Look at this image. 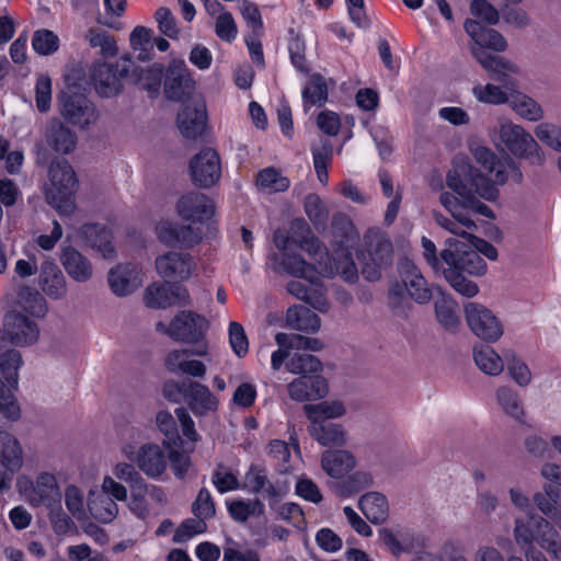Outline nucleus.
<instances>
[{"label": "nucleus", "mask_w": 561, "mask_h": 561, "mask_svg": "<svg viewBox=\"0 0 561 561\" xmlns=\"http://www.w3.org/2000/svg\"><path fill=\"white\" fill-rule=\"evenodd\" d=\"M472 154L477 163L492 176V180L471 167L468 168L465 180L460 178L456 170L449 171L446 176V184L461 197V201L451 193H442L439 202L448 210L451 218L442 214L434 215L439 227L465 240L477 229L470 213L490 219L494 218L493 210L480 202L477 196L488 202H494L499 196L497 185H503L510 180L515 183L523 181V172L512 157L500 158L484 146L474 148Z\"/></svg>", "instance_id": "1"}, {"label": "nucleus", "mask_w": 561, "mask_h": 561, "mask_svg": "<svg viewBox=\"0 0 561 561\" xmlns=\"http://www.w3.org/2000/svg\"><path fill=\"white\" fill-rule=\"evenodd\" d=\"M322 253L309 254L314 264L308 263L301 255L284 253L280 262L282 270L296 278L287 284V290L299 300L306 301L319 312H327L330 302L327 297V287L321 277L340 275L345 282L353 283L358 278V271L354 260L344 257V265L333 264L331 256L322 245Z\"/></svg>", "instance_id": "2"}, {"label": "nucleus", "mask_w": 561, "mask_h": 561, "mask_svg": "<svg viewBox=\"0 0 561 561\" xmlns=\"http://www.w3.org/2000/svg\"><path fill=\"white\" fill-rule=\"evenodd\" d=\"M19 494L33 507L46 506L53 526H70L71 519L60 505L61 490L55 473L39 471L34 479L22 474L16 479Z\"/></svg>", "instance_id": "3"}, {"label": "nucleus", "mask_w": 561, "mask_h": 561, "mask_svg": "<svg viewBox=\"0 0 561 561\" xmlns=\"http://www.w3.org/2000/svg\"><path fill=\"white\" fill-rule=\"evenodd\" d=\"M472 55L492 79L502 83L500 85L476 84L472 88L476 100L491 105L508 104L512 92L516 90V81L510 76L518 72L517 66L504 57L492 55L477 47L472 48Z\"/></svg>", "instance_id": "4"}, {"label": "nucleus", "mask_w": 561, "mask_h": 561, "mask_svg": "<svg viewBox=\"0 0 561 561\" xmlns=\"http://www.w3.org/2000/svg\"><path fill=\"white\" fill-rule=\"evenodd\" d=\"M492 144L499 151L517 159H525L533 165H541L546 156L536 138L522 125L502 117L489 129Z\"/></svg>", "instance_id": "5"}, {"label": "nucleus", "mask_w": 561, "mask_h": 561, "mask_svg": "<svg viewBox=\"0 0 561 561\" xmlns=\"http://www.w3.org/2000/svg\"><path fill=\"white\" fill-rule=\"evenodd\" d=\"M401 282H393L389 286L388 301L391 309L405 314L409 298L420 305H425L432 299V289L422 275L420 268L409 260L399 263Z\"/></svg>", "instance_id": "6"}, {"label": "nucleus", "mask_w": 561, "mask_h": 561, "mask_svg": "<svg viewBox=\"0 0 561 561\" xmlns=\"http://www.w3.org/2000/svg\"><path fill=\"white\" fill-rule=\"evenodd\" d=\"M357 259L364 277L370 282L378 280L382 271L392 263V243L381 231L370 229L364 234Z\"/></svg>", "instance_id": "7"}, {"label": "nucleus", "mask_w": 561, "mask_h": 561, "mask_svg": "<svg viewBox=\"0 0 561 561\" xmlns=\"http://www.w3.org/2000/svg\"><path fill=\"white\" fill-rule=\"evenodd\" d=\"M23 358L19 351L8 350L0 355V413L9 421L15 422L21 416V410L14 397L19 387V369Z\"/></svg>", "instance_id": "8"}, {"label": "nucleus", "mask_w": 561, "mask_h": 561, "mask_svg": "<svg viewBox=\"0 0 561 561\" xmlns=\"http://www.w3.org/2000/svg\"><path fill=\"white\" fill-rule=\"evenodd\" d=\"M77 144L76 131L57 117L48 119L43 128V140L34 145L36 164L44 165L48 161V149L58 154H70L76 150Z\"/></svg>", "instance_id": "9"}, {"label": "nucleus", "mask_w": 561, "mask_h": 561, "mask_svg": "<svg viewBox=\"0 0 561 561\" xmlns=\"http://www.w3.org/2000/svg\"><path fill=\"white\" fill-rule=\"evenodd\" d=\"M49 184L46 188V201L60 211L72 208L71 197L78 187V180L71 165L66 160L51 161L48 169Z\"/></svg>", "instance_id": "10"}, {"label": "nucleus", "mask_w": 561, "mask_h": 561, "mask_svg": "<svg viewBox=\"0 0 561 561\" xmlns=\"http://www.w3.org/2000/svg\"><path fill=\"white\" fill-rule=\"evenodd\" d=\"M515 538L527 561H547L537 547L548 551L556 561H561V541L556 528H515Z\"/></svg>", "instance_id": "11"}, {"label": "nucleus", "mask_w": 561, "mask_h": 561, "mask_svg": "<svg viewBox=\"0 0 561 561\" xmlns=\"http://www.w3.org/2000/svg\"><path fill=\"white\" fill-rule=\"evenodd\" d=\"M440 256L446 267H455L462 274L482 276L486 273V263L466 240L448 238L445 241V249L440 252Z\"/></svg>", "instance_id": "12"}, {"label": "nucleus", "mask_w": 561, "mask_h": 561, "mask_svg": "<svg viewBox=\"0 0 561 561\" xmlns=\"http://www.w3.org/2000/svg\"><path fill=\"white\" fill-rule=\"evenodd\" d=\"M207 328L208 321L203 316L192 311L179 312L169 325L161 322L157 324V330L164 332L171 339L179 342L194 343L195 345L205 343L203 337Z\"/></svg>", "instance_id": "13"}, {"label": "nucleus", "mask_w": 561, "mask_h": 561, "mask_svg": "<svg viewBox=\"0 0 561 561\" xmlns=\"http://www.w3.org/2000/svg\"><path fill=\"white\" fill-rule=\"evenodd\" d=\"M463 310L467 324L477 337L489 343L502 337L504 325L489 308L478 302H468Z\"/></svg>", "instance_id": "14"}, {"label": "nucleus", "mask_w": 561, "mask_h": 561, "mask_svg": "<svg viewBox=\"0 0 561 561\" xmlns=\"http://www.w3.org/2000/svg\"><path fill=\"white\" fill-rule=\"evenodd\" d=\"M133 61L127 57L114 64H99L93 68L92 82L96 93L104 98L117 95L123 88L122 79L131 71Z\"/></svg>", "instance_id": "15"}, {"label": "nucleus", "mask_w": 561, "mask_h": 561, "mask_svg": "<svg viewBox=\"0 0 561 561\" xmlns=\"http://www.w3.org/2000/svg\"><path fill=\"white\" fill-rule=\"evenodd\" d=\"M122 453L150 479H160L168 469L167 454L162 446L156 443L142 444L137 451L134 450L133 446L125 445Z\"/></svg>", "instance_id": "16"}, {"label": "nucleus", "mask_w": 561, "mask_h": 561, "mask_svg": "<svg viewBox=\"0 0 561 561\" xmlns=\"http://www.w3.org/2000/svg\"><path fill=\"white\" fill-rule=\"evenodd\" d=\"M59 113L71 125L88 128L98 119V111L83 94L62 92L58 95Z\"/></svg>", "instance_id": "17"}, {"label": "nucleus", "mask_w": 561, "mask_h": 561, "mask_svg": "<svg viewBox=\"0 0 561 561\" xmlns=\"http://www.w3.org/2000/svg\"><path fill=\"white\" fill-rule=\"evenodd\" d=\"M379 538L394 556L403 552H413L417 556L412 561H444L440 556L421 552L425 541L414 538L409 533H402L400 528H380Z\"/></svg>", "instance_id": "18"}, {"label": "nucleus", "mask_w": 561, "mask_h": 561, "mask_svg": "<svg viewBox=\"0 0 561 561\" xmlns=\"http://www.w3.org/2000/svg\"><path fill=\"white\" fill-rule=\"evenodd\" d=\"M274 243L276 248L284 253H288L291 244L299 247L308 254L322 253V243L316 238L309 226L302 219L291 221L288 234H284L282 230L274 232Z\"/></svg>", "instance_id": "19"}, {"label": "nucleus", "mask_w": 561, "mask_h": 561, "mask_svg": "<svg viewBox=\"0 0 561 561\" xmlns=\"http://www.w3.org/2000/svg\"><path fill=\"white\" fill-rule=\"evenodd\" d=\"M208 354L207 343H198L192 348L173 350L165 356V367L173 374H183L195 378H202L206 374V366L191 356L204 357Z\"/></svg>", "instance_id": "20"}, {"label": "nucleus", "mask_w": 561, "mask_h": 561, "mask_svg": "<svg viewBox=\"0 0 561 561\" xmlns=\"http://www.w3.org/2000/svg\"><path fill=\"white\" fill-rule=\"evenodd\" d=\"M190 172L196 186L208 188L215 185L221 176V163L217 151L205 148L196 153L190 162Z\"/></svg>", "instance_id": "21"}, {"label": "nucleus", "mask_w": 561, "mask_h": 561, "mask_svg": "<svg viewBox=\"0 0 561 561\" xmlns=\"http://www.w3.org/2000/svg\"><path fill=\"white\" fill-rule=\"evenodd\" d=\"M4 337L13 345L25 347L39 339V328L21 312H10L3 321Z\"/></svg>", "instance_id": "22"}, {"label": "nucleus", "mask_w": 561, "mask_h": 561, "mask_svg": "<svg viewBox=\"0 0 561 561\" xmlns=\"http://www.w3.org/2000/svg\"><path fill=\"white\" fill-rule=\"evenodd\" d=\"M176 389L196 416H204L218 408V400L205 385L187 380L176 386Z\"/></svg>", "instance_id": "23"}, {"label": "nucleus", "mask_w": 561, "mask_h": 561, "mask_svg": "<svg viewBox=\"0 0 561 561\" xmlns=\"http://www.w3.org/2000/svg\"><path fill=\"white\" fill-rule=\"evenodd\" d=\"M332 230L334 236V244L336 248L333 250V256L331 257V261L333 264L343 266V261L346 255L353 260L348 249L358 240L359 232L355 228L353 221L345 215L334 216Z\"/></svg>", "instance_id": "24"}, {"label": "nucleus", "mask_w": 561, "mask_h": 561, "mask_svg": "<svg viewBox=\"0 0 561 561\" xmlns=\"http://www.w3.org/2000/svg\"><path fill=\"white\" fill-rule=\"evenodd\" d=\"M176 210L184 220L203 222L214 215L215 206L207 195L193 191L180 197Z\"/></svg>", "instance_id": "25"}, {"label": "nucleus", "mask_w": 561, "mask_h": 561, "mask_svg": "<svg viewBox=\"0 0 561 561\" xmlns=\"http://www.w3.org/2000/svg\"><path fill=\"white\" fill-rule=\"evenodd\" d=\"M156 268L163 278L187 280L194 271V262L188 254L168 252L156 259Z\"/></svg>", "instance_id": "26"}, {"label": "nucleus", "mask_w": 561, "mask_h": 561, "mask_svg": "<svg viewBox=\"0 0 561 561\" xmlns=\"http://www.w3.org/2000/svg\"><path fill=\"white\" fill-rule=\"evenodd\" d=\"M287 392L296 402L316 401L328 393V382L320 375H305L287 385Z\"/></svg>", "instance_id": "27"}, {"label": "nucleus", "mask_w": 561, "mask_h": 561, "mask_svg": "<svg viewBox=\"0 0 561 561\" xmlns=\"http://www.w3.org/2000/svg\"><path fill=\"white\" fill-rule=\"evenodd\" d=\"M193 80L184 60L170 62L164 81V94L169 100L180 101L190 94Z\"/></svg>", "instance_id": "28"}, {"label": "nucleus", "mask_w": 561, "mask_h": 561, "mask_svg": "<svg viewBox=\"0 0 561 561\" xmlns=\"http://www.w3.org/2000/svg\"><path fill=\"white\" fill-rule=\"evenodd\" d=\"M187 300L186 289L169 284H152L145 293V304L149 308L165 309L178 304L184 305Z\"/></svg>", "instance_id": "29"}, {"label": "nucleus", "mask_w": 561, "mask_h": 561, "mask_svg": "<svg viewBox=\"0 0 561 561\" xmlns=\"http://www.w3.org/2000/svg\"><path fill=\"white\" fill-rule=\"evenodd\" d=\"M142 271L133 264L118 265L110 271L108 284L116 296H128L142 285Z\"/></svg>", "instance_id": "30"}, {"label": "nucleus", "mask_w": 561, "mask_h": 561, "mask_svg": "<svg viewBox=\"0 0 561 561\" xmlns=\"http://www.w3.org/2000/svg\"><path fill=\"white\" fill-rule=\"evenodd\" d=\"M38 286L50 299H64L67 295V282L59 266L46 260L42 262L38 274Z\"/></svg>", "instance_id": "31"}, {"label": "nucleus", "mask_w": 561, "mask_h": 561, "mask_svg": "<svg viewBox=\"0 0 561 561\" xmlns=\"http://www.w3.org/2000/svg\"><path fill=\"white\" fill-rule=\"evenodd\" d=\"M356 466V457L347 449H328L321 455V468L332 479L345 478Z\"/></svg>", "instance_id": "32"}, {"label": "nucleus", "mask_w": 561, "mask_h": 561, "mask_svg": "<svg viewBox=\"0 0 561 561\" xmlns=\"http://www.w3.org/2000/svg\"><path fill=\"white\" fill-rule=\"evenodd\" d=\"M466 33L473 41V45L470 47L472 51L473 47L485 50V48L493 49L495 51H504L507 48L505 38L497 31L493 28L483 27L476 20H466L463 24Z\"/></svg>", "instance_id": "33"}, {"label": "nucleus", "mask_w": 561, "mask_h": 561, "mask_svg": "<svg viewBox=\"0 0 561 561\" xmlns=\"http://www.w3.org/2000/svg\"><path fill=\"white\" fill-rule=\"evenodd\" d=\"M310 436L324 447H344L347 444V432L343 425L330 422H310Z\"/></svg>", "instance_id": "34"}, {"label": "nucleus", "mask_w": 561, "mask_h": 561, "mask_svg": "<svg viewBox=\"0 0 561 561\" xmlns=\"http://www.w3.org/2000/svg\"><path fill=\"white\" fill-rule=\"evenodd\" d=\"M60 262L67 274L78 283H85L92 278L91 262L76 249L65 248L60 254Z\"/></svg>", "instance_id": "35"}, {"label": "nucleus", "mask_w": 561, "mask_h": 561, "mask_svg": "<svg viewBox=\"0 0 561 561\" xmlns=\"http://www.w3.org/2000/svg\"><path fill=\"white\" fill-rule=\"evenodd\" d=\"M24 462V455L19 439L11 433L0 431V463L7 471L18 472Z\"/></svg>", "instance_id": "36"}, {"label": "nucleus", "mask_w": 561, "mask_h": 561, "mask_svg": "<svg viewBox=\"0 0 561 561\" xmlns=\"http://www.w3.org/2000/svg\"><path fill=\"white\" fill-rule=\"evenodd\" d=\"M81 236L85 242L104 259H113L115 254L112 242V232L107 228L98 224H88L81 228Z\"/></svg>", "instance_id": "37"}, {"label": "nucleus", "mask_w": 561, "mask_h": 561, "mask_svg": "<svg viewBox=\"0 0 561 561\" xmlns=\"http://www.w3.org/2000/svg\"><path fill=\"white\" fill-rule=\"evenodd\" d=\"M206 125V112L203 105H185L178 114V126L186 138H196L202 135Z\"/></svg>", "instance_id": "38"}, {"label": "nucleus", "mask_w": 561, "mask_h": 561, "mask_svg": "<svg viewBox=\"0 0 561 561\" xmlns=\"http://www.w3.org/2000/svg\"><path fill=\"white\" fill-rule=\"evenodd\" d=\"M286 325L291 330L316 333L321 328V319L309 308L295 305L289 307L286 311Z\"/></svg>", "instance_id": "39"}, {"label": "nucleus", "mask_w": 561, "mask_h": 561, "mask_svg": "<svg viewBox=\"0 0 561 561\" xmlns=\"http://www.w3.org/2000/svg\"><path fill=\"white\" fill-rule=\"evenodd\" d=\"M364 516L371 524L378 525L386 522L389 506L386 496L379 492H367L358 501Z\"/></svg>", "instance_id": "40"}, {"label": "nucleus", "mask_w": 561, "mask_h": 561, "mask_svg": "<svg viewBox=\"0 0 561 561\" xmlns=\"http://www.w3.org/2000/svg\"><path fill=\"white\" fill-rule=\"evenodd\" d=\"M508 105L520 118L528 122H539L545 116L542 106L533 98L519 92L517 84Z\"/></svg>", "instance_id": "41"}, {"label": "nucleus", "mask_w": 561, "mask_h": 561, "mask_svg": "<svg viewBox=\"0 0 561 561\" xmlns=\"http://www.w3.org/2000/svg\"><path fill=\"white\" fill-rule=\"evenodd\" d=\"M241 489L251 493H263L267 496H275L276 490L266 474L265 468L257 463H252L244 474Z\"/></svg>", "instance_id": "42"}, {"label": "nucleus", "mask_w": 561, "mask_h": 561, "mask_svg": "<svg viewBox=\"0 0 561 561\" xmlns=\"http://www.w3.org/2000/svg\"><path fill=\"white\" fill-rule=\"evenodd\" d=\"M304 410L310 422H327L328 420L342 417L346 413L345 405L337 400L306 404Z\"/></svg>", "instance_id": "43"}, {"label": "nucleus", "mask_w": 561, "mask_h": 561, "mask_svg": "<svg viewBox=\"0 0 561 561\" xmlns=\"http://www.w3.org/2000/svg\"><path fill=\"white\" fill-rule=\"evenodd\" d=\"M495 399L506 415L515 421L523 422L525 410L515 389L510 386H501L495 390Z\"/></svg>", "instance_id": "44"}, {"label": "nucleus", "mask_w": 561, "mask_h": 561, "mask_svg": "<svg viewBox=\"0 0 561 561\" xmlns=\"http://www.w3.org/2000/svg\"><path fill=\"white\" fill-rule=\"evenodd\" d=\"M473 359L478 368L489 376H499L504 369L502 357L488 345L476 346Z\"/></svg>", "instance_id": "45"}, {"label": "nucleus", "mask_w": 561, "mask_h": 561, "mask_svg": "<svg viewBox=\"0 0 561 561\" xmlns=\"http://www.w3.org/2000/svg\"><path fill=\"white\" fill-rule=\"evenodd\" d=\"M88 510L95 520L103 524L112 523L118 514V506L115 501L105 495L90 497Z\"/></svg>", "instance_id": "46"}, {"label": "nucleus", "mask_w": 561, "mask_h": 561, "mask_svg": "<svg viewBox=\"0 0 561 561\" xmlns=\"http://www.w3.org/2000/svg\"><path fill=\"white\" fill-rule=\"evenodd\" d=\"M289 185V180L272 167L261 170L256 176V186L267 194L285 192Z\"/></svg>", "instance_id": "47"}, {"label": "nucleus", "mask_w": 561, "mask_h": 561, "mask_svg": "<svg viewBox=\"0 0 561 561\" xmlns=\"http://www.w3.org/2000/svg\"><path fill=\"white\" fill-rule=\"evenodd\" d=\"M286 369L295 375H319L322 364L318 357L306 353H295L286 363Z\"/></svg>", "instance_id": "48"}, {"label": "nucleus", "mask_w": 561, "mask_h": 561, "mask_svg": "<svg viewBox=\"0 0 561 561\" xmlns=\"http://www.w3.org/2000/svg\"><path fill=\"white\" fill-rule=\"evenodd\" d=\"M435 314L439 324L447 331L455 332L460 325L457 305L449 298L442 297L435 301Z\"/></svg>", "instance_id": "49"}, {"label": "nucleus", "mask_w": 561, "mask_h": 561, "mask_svg": "<svg viewBox=\"0 0 561 561\" xmlns=\"http://www.w3.org/2000/svg\"><path fill=\"white\" fill-rule=\"evenodd\" d=\"M543 493L537 492L534 494V503L536 507L547 516L552 523L561 524V513L556 506L557 495L552 485H545Z\"/></svg>", "instance_id": "50"}, {"label": "nucleus", "mask_w": 561, "mask_h": 561, "mask_svg": "<svg viewBox=\"0 0 561 561\" xmlns=\"http://www.w3.org/2000/svg\"><path fill=\"white\" fill-rule=\"evenodd\" d=\"M211 483L220 494L241 490V482L231 468L217 463L211 473Z\"/></svg>", "instance_id": "51"}, {"label": "nucleus", "mask_w": 561, "mask_h": 561, "mask_svg": "<svg viewBox=\"0 0 561 561\" xmlns=\"http://www.w3.org/2000/svg\"><path fill=\"white\" fill-rule=\"evenodd\" d=\"M65 504L68 512L77 522H84L87 518V506L84 502V494L75 484H69L65 489Z\"/></svg>", "instance_id": "52"}, {"label": "nucleus", "mask_w": 561, "mask_h": 561, "mask_svg": "<svg viewBox=\"0 0 561 561\" xmlns=\"http://www.w3.org/2000/svg\"><path fill=\"white\" fill-rule=\"evenodd\" d=\"M23 310L35 318H43L47 312L45 298L36 290L24 288L19 294Z\"/></svg>", "instance_id": "53"}, {"label": "nucleus", "mask_w": 561, "mask_h": 561, "mask_svg": "<svg viewBox=\"0 0 561 561\" xmlns=\"http://www.w3.org/2000/svg\"><path fill=\"white\" fill-rule=\"evenodd\" d=\"M506 368L512 379L519 387H527L531 382V371L527 364L515 353H505Z\"/></svg>", "instance_id": "54"}, {"label": "nucleus", "mask_w": 561, "mask_h": 561, "mask_svg": "<svg viewBox=\"0 0 561 561\" xmlns=\"http://www.w3.org/2000/svg\"><path fill=\"white\" fill-rule=\"evenodd\" d=\"M442 273L449 285L460 295L471 298L478 294V285L467 279L463 274L455 270V267H444Z\"/></svg>", "instance_id": "55"}, {"label": "nucleus", "mask_w": 561, "mask_h": 561, "mask_svg": "<svg viewBox=\"0 0 561 561\" xmlns=\"http://www.w3.org/2000/svg\"><path fill=\"white\" fill-rule=\"evenodd\" d=\"M511 503L524 514L528 520L527 526H540L543 518L536 516L535 510L529 497L523 492L522 488L514 486L508 490Z\"/></svg>", "instance_id": "56"}, {"label": "nucleus", "mask_w": 561, "mask_h": 561, "mask_svg": "<svg viewBox=\"0 0 561 561\" xmlns=\"http://www.w3.org/2000/svg\"><path fill=\"white\" fill-rule=\"evenodd\" d=\"M162 76V65L153 64L145 69H140L137 82L141 89L149 92L150 96H154L160 90Z\"/></svg>", "instance_id": "57"}, {"label": "nucleus", "mask_w": 561, "mask_h": 561, "mask_svg": "<svg viewBox=\"0 0 561 561\" xmlns=\"http://www.w3.org/2000/svg\"><path fill=\"white\" fill-rule=\"evenodd\" d=\"M231 517L238 523H244L251 515L261 514L263 504L259 500H239L228 503Z\"/></svg>", "instance_id": "58"}, {"label": "nucleus", "mask_w": 561, "mask_h": 561, "mask_svg": "<svg viewBox=\"0 0 561 561\" xmlns=\"http://www.w3.org/2000/svg\"><path fill=\"white\" fill-rule=\"evenodd\" d=\"M32 46L39 55H51L59 48V37L53 31L46 28L37 30L33 35Z\"/></svg>", "instance_id": "59"}, {"label": "nucleus", "mask_w": 561, "mask_h": 561, "mask_svg": "<svg viewBox=\"0 0 561 561\" xmlns=\"http://www.w3.org/2000/svg\"><path fill=\"white\" fill-rule=\"evenodd\" d=\"M535 137L553 150L561 151V126L553 123H539L534 129Z\"/></svg>", "instance_id": "60"}, {"label": "nucleus", "mask_w": 561, "mask_h": 561, "mask_svg": "<svg viewBox=\"0 0 561 561\" xmlns=\"http://www.w3.org/2000/svg\"><path fill=\"white\" fill-rule=\"evenodd\" d=\"M87 41L91 47H99L104 57H112L117 53L114 38L105 31L91 28L87 33Z\"/></svg>", "instance_id": "61"}, {"label": "nucleus", "mask_w": 561, "mask_h": 561, "mask_svg": "<svg viewBox=\"0 0 561 561\" xmlns=\"http://www.w3.org/2000/svg\"><path fill=\"white\" fill-rule=\"evenodd\" d=\"M194 516L202 523L210 519L215 513V503L210 492L206 488H202L197 494L196 500L192 505Z\"/></svg>", "instance_id": "62"}, {"label": "nucleus", "mask_w": 561, "mask_h": 561, "mask_svg": "<svg viewBox=\"0 0 561 561\" xmlns=\"http://www.w3.org/2000/svg\"><path fill=\"white\" fill-rule=\"evenodd\" d=\"M302 98L306 104L314 105L325 102L328 88L322 76L313 75L310 83L304 89Z\"/></svg>", "instance_id": "63"}, {"label": "nucleus", "mask_w": 561, "mask_h": 561, "mask_svg": "<svg viewBox=\"0 0 561 561\" xmlns=\"http://www.w3.org/2000/svg\"><path fill=\"white\" fill-rule=\"evenodd\" d=\"M215 33L218 38L226 43H232L238 36V26L228 11H224L215 20Z\"/></svg>", "instance_id": "64"}]
</instances>
